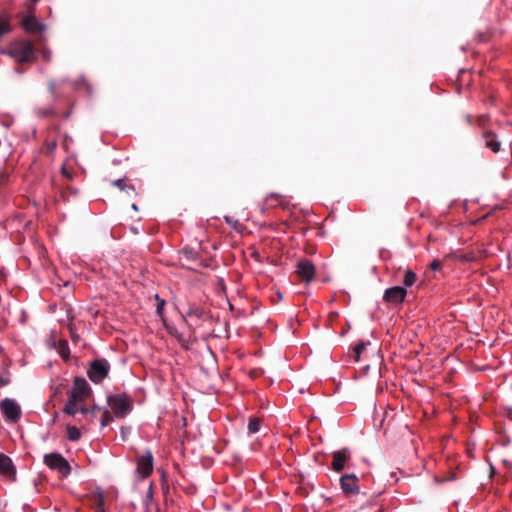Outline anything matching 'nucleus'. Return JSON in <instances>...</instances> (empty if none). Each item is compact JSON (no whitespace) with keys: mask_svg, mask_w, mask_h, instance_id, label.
Masks as SVG:
<instances>
[{"mask_svg":"<svg viewBox=\"0 0 512 512\" xmlns=\"http://www.w3.org/2000/svg\"><path fill=\"white\" fill-rule=\"evenodd\" d=\"M98 510L104 512V499L102 496L98 499Z\"/></svg>","mask_w":512,"mask_h":512,"instance_id":"2f4dec72","label":"nucleus"},{"mask_svg":"<svg viewBox=\"0 0 512 512\" xmlns=\"http://www.w3.org/2000/svg\"><path fill=\"white\" fill-rule=\"evenodd\" d=\"M61 173L64 177H66L67 179L71 180L72 179V175L71 173L65 168V167H62L61 169Z\"/></svg>","mask_w":512,"mask_h":512,"instance_id":"7c9ffc66","label":"nucleus"},{"mask_svg":"<svg viewBox=\"0 0 512 512\" xmlns=\"http://www.w3.org/2000/svg\"><path fill=\"white\" fill-rule=\"evenodd\" d=\"M332 469L335 472H341L345 468L346 462L351 458V452L348 448H342L332 453Z\"/></svg>","mask_w":512,"mask_h":512,"instance_id":"9d476101","label":"nucleus"},{"mask_svg":"<svg viewBox=\"0 0 512 512\" xmlns=\"http://www.w3.org/2000/svg\"><path fill=\"white\" fill-rule=\"evenodd\" d=\"M2 54L9 55L16 62L28 63L36 60V50L29 40H17L11 42L6 48L1 50Z\"/></svg>","mask_w":512,"mask_h":512,"instance_id":"f257e3e1","label":"nucleus"},{"mask_svg":"<svg viewBox=\"0 0 512 512\" xmlns=\"http://www.w3.org/2000/svg\"><path fill=\"white\" fill-rule=\"evenodd\" d=\"M296 274L305 283H310L315 278L316 268L311 260L300 259L296 265Z\"/></svg>","mask_w":512,"mask_h":512,"instance_id":"0eeeda50","label":"nucleus"},{"mask_svg":"<svg viewBox=\"0 0 512 512\" xmlns=\"http://www.w3.org/2000/svg\"><path fill=\"white\" fill-rule=\"evenodd\" d=\"M107 404L117 418H125L133 410V398L126 393L109 395Z\"/></svg>","mask_w":512,"mask_h":512,"instance_id":"f03ea898","label":"nucleus"},{"mask_svg":"<svg viewBox=\"0 0 512 512\" xmlns=\"http://www.w3.org/2000/svg\"><path fill=\"white\" fill-rule=\"evenodd\" d=\"M132 208L136 210V209H137V206H136L135 204H133V205H132Z\"/></svg>","mask_w":512,"mask_h":512,"instance_id":"58836bf2","label":"nucleus"},{"mask_svg":"<svg viewBox=\"0 0 512 512\" xmlns=\"http://www.w3.org/2000/svg\"><path fill=\"white\" fill-rule=\"evenodd\" d=\"M0 408L7 421L17 422L21 417V407L14 399H3L0 403Z\"/></svg>","mask_w":512,"mask_h":512,"instance_id":"423d86ee","label":"nucleus"},{"mask_svg":"<svg viewBox=\"0 0 512 512\" xmlns=\"http://www.w3.org/2000/svg\"><path fill=\"white\" fill-rule=\"evenodd\" d=\"M40 52H41L42 59L45 62H50L51 61V59H52V51L49 48L43 47Z\"/></svg>","mask_w":512,"mask_h":512,"instance_id":"a878e982","label":"nucleus"},{"mask_svg":"<svg viewBox=\"0 0 512 512\" xmlns=\"http://www.w3.org/2000/svg\"><path fill=\"white\" fill-rule=\"evenodd\" d=\"M112 184L114 186H116L117 188H119L120 190L126 191L128 194L130 191H133V192L135 191L134 186L127 183V181L125 179H117V180L113 181Z\"/></svg>","mask_w":512,"mask_h":512,"instance_id":"6ab92c4d","label":"nucleus"},{"mask_svg":"<svg viewBox=\"0 0 512 512\" xmlns=\"http://www.w3.org/2000/svg\"><path fill=\"white\" fill-rule=\"evenodd\" d=\"M98 411H102V412H103V409H102V408H100V407L94 406V407L92 408V410H90L91 414H92L94 417H96V415H97V412H98Z\"/></svg>","mask_w":512,"mask_h":512,"instance_id":"473e14b6","label":"nucleus"},{"mask_svg":"<svg viewBox=\"0 0 512 512\" xmlns=\"http://www.w3.org/2000/svg\"><path fill=\"white\" fill-rule=\"evenodd\" d=\"M22 27L25 29V31L29 33H35L37 31L44 30L45 26L38 22V20L33 15H26L22 19Z\"/></svg>","mask_w":512,"mask_h":512,"instance_id":"f8f14e48","label":"nucleus"},{"mask_svg":"<svg viewBox=\"0 0 512 512\" xmlns=\"http://www.w3.org/2000/svg\"><path fill=\"white\" fill-rule=\"evenodd\" d=\"M358 477L355 474H344L340 478L341 489L345 494H357L359 492Z\"/></svg>","mask_w":512,"mask_h":512,"instance_id":"9b49d317","label":"nucleus"},{"mask_svg":"<svg viewBox=\"0 0 512 512\" xmlns=\"http://www.w3.org/2000/svg\"><path fill=\"white\" fill-rule=\"evenodd\" d=\"M283 197L278 194H270L265 198V203L268 207H275L283 203Z\"/></svg>","mask_w":512,"mask_h":512,"instance_id":"a211bd4d","label":"nucleus"},{"mask_svg":"<svg viewBox=\"0 0 512 512\" xmlns=\"http://www.w3.org/2000/svg\"><path fill=\"white\" fill-rule=\"evenodd\" d=\"M66 434L67 438L72 442H76L81 438V432L76 426L67 425Z\"/></svg>","mask_w":512,"mask_h":512,"instance_id":"dca6fc26","label":"nucleus"},{"mask_svg":"<svg viewBox=\"0 0 512 512\" xmlns=\"http://www.w3.org/2000/svg\"><path fill=\"white\" fill-rule=\"evenodd\" d=\"M44 463L50 469L56 470L63 476H68L71 466L68 461L59 453H49L44 456Z\"/></svg>","mask_w":512,"mask_h":512,"instance_id":"39448f33","label":"nucleus"},{"mask_svg":"<svg viewBox=\"0 0 512 512\" xmlns=\"http://www.w3.org/2000/svg\"><path fill=\"white\" fill-rule=\"evenodd\" d=\"M510 416L512 418V408L509 410Z\"/></svg>","mask_w":512,"mask_h":512,"instance_id":"a19ab883","label":"nucleus"},{"mask_svg":"<svg viewBox=\"0 0 512 512\" xmlns=\"http://www.w3.org/2000/svg\"><path fill=\"white\" fill-rule=\"evenodd\" d=\"M485 144L488 148H490L493 152H498L500 150V142L497 140L496 134L493 132L484 133Z\"/></svg>","mask_w":512,"mask_h":512,"instance_id":"4468645a","label":"nucleus"},{"mask_svg":"<svg viewBox=\"0 0 512 512\" xmlns=\"http://www.w3.org/2000/svg\"><path fill=\"white\" fill-rule=\"evenodd\" d=\"M110 369V363L106 359H95L90 362L87 375L94 384H100L109 375Z\"/></svg>","mask_w":512,"mask_h":512,"instance_id":"7ed1b4c3","label":"nucleus"},{"mask_svg":"<svg viewBox=\"0 0 512 512\" xmlns=\"http://www.w3.org/2000/svg\"><path fill=\"white\" fill-rule=\"evenodd\" d=\"M417 280L416 274L412 270H407L404 274L403 284L404 287H411Z\"/></svg>","mask_w":512,"mask_h":512,"instance_id":"aec40b11","label":"nucleus"},{"mask_svg":"<svg viewBox=\"0 0 512 512\" xmlns=\"http://www.w3.org/2000/svg\"><path fill=\"white\" fill-rule=\"evenodd\" d=\"M0 473L6 476L15 475L16 469L9 456L0 453Z\"/></svg>","mask_w":512,"mask_h":512,"instance_id":"ddd939ff","label":"nucleus"},{"mask_svg":"<svg viewBox=\"0 0 512 512\" xmlns=\"http://www.w3.org/2000/svg\"><path fill=\"white\" fill-rule=\"evenodd\" d=\"M442 268V262L438 259H435L430 264V269L433 271H438Z\"/></svg>","mask_w":512,"mask_h":512,"instance_id":"c85d7f7f","label":"nucleus"},{"mask_svg":"<svg viewBox=\"0 0 512 512\" xmlns=\"http://www.w3.org/2000/svg\"><path fill=\"white\" fill-rule=\"evenodd\" d=\"M49 89H50L51 93L54 95L55 91H56V85H55V83L53 81H51L49 83Z\"/></svg>","mask_w":512,"mask_h":512,"instance_id":"f704fd0d","label":"nucleus"},{"mask_svg":"<svg viewBox=\"0 0 512 512\" xmlns=\"http://www.w3.org/2000/svg\"><path fill=\"white\" fill-rule=\"evenodd\" d=\"M153 500V485L150 484L147 493H146V503L148 504Z\"/></svg>","mask_w":512,"mask_h":512,"instance_id":"c756f323","label":"nucleus"},{"mask_svg":"<svg viewBox=\"0 0 512 512\" xmlns=\"http://www.w3.org/2000/svg\"><path fill=\"white\" fill-rule=\"evenodd\" d=\"M35 113L38 117L47 118L55 114L52 107L36 108Z\"/></svg>","mask_w":512,"mask_h":512,"instance_id":"4be33fe9","label":"nucleus"},{"mask_svg":"<svg viewBox=\"0 0 512 512\" xmlns=\"http://www.w3.org/2000/svg\"><path fill=\"white\" fill-rule=\"evenodd\" d=\"M16 72L21 73L22 71H21V69H18V68H17V69H16Z\"/></svg>","mask_w":512,"mask_h":512,"instance_id":"ea45409f","label":"nucleus"},{"mask_svg":"<svg viewBox=\"0 0 512 512\" xmlns=\"http://www.w3.org/2000/svg\"><path fill=\"white\" fill-rule=\"evenodd\" d=\"M78 402H79L78 400L69 397L68 401L66 402L64 409H63L64 413H66L70 416H75L76 413L78 412V407H77Z\"/></svg>","mask_w":512,"mask_h":512,"instance_id":"2eb2a0df","label":"nucleus"},{"mask_svg":"<svg viewBox=\"0 0 512 512\" xmlns=\"http://www.w3.org/2000/svg\"><path fill=\"white\" fill-rule=\"evenodd\" d=\"M366 349V344L365 343H359L355 346L354 348V352L356 354V357L357 359L359 358V356L361 355V353Z\"/></svg>","mask_w":512,"mask_h":512,"instance_id":"bb28decb","label":"nucleus"},{"mask_svg":"<svg viewBox=\"0 0 512 512\" xmlns=\"http://www.w3.org/2000/svg\"><path fill=\"white\" fill-rule=\"evenodd\" d=\"M407 290L402 286L388 288L384 292V300L391 304H400L405 300Z\"/></svg>","mask_w":512,"mask_h":512,"instance_id":"1a4fd4ad","label":"nucleus"},{"mask_svg":"<svg viewBox=\"0 0 512 512\" xmlns=\"http://www.w3.org/2000/svg\"><path fill=\"white\" fill-rule=\"evenodd\" d=\"M91 392L88 382L82 377H76L73 381L69 397L78 401H83Z\"/></svg>","mask_w":512,"mask_h":512,"instance_id":"6e6552de","label":"nucleus"},{"mask_svg":"<svg viewBox=\"0 0 512 512\" xmlns=\"http://www.w3.org/2000/svg\"><path fill=\"white\" fill-rule=\"evenodd\" d=\"M166 483V480H165V473L163 472L162 473V486H163V489L165 488V484Z\"/></svg>","mask_w":512,"mask_h":512,"instance_id":"c9c22d12","label":"nucleus"},{"mask_svg":"<svg viewBox=\"0 0 512 512\" xmlns=\"http://www.w3.org/2000/svg\"><path fill=\"white\" fill-rule=\"evenodd\" d=\"M78 411L81 413V414H87L90 412V410L86 407V406H81L80 408H78Z\"/></svg>","mask_w":512,"mask_h":512,"instance_id":"72a5a7b5","label":"nucleus"},{"mask_svg":"<svg viewBox=\"0 0 512 512\" xmlns=\"http://www.w3.org/2000/svg\"><path fill=\"white\" fill-rule=\"evenodd\" d=\"M156 299L158 300L157 306H156V312L158 315H161L163 312V308L165 305V301L162 299H159L158 295H156Z\"/></svg>","mask_w":512,"mask_h":512,"instance_id":"cd10ccee","label":"nucleus"},{"mask_svg":"<svg viewBox=\"0 0 512 512\" xmlns=\"http://www.w3.org/2000/svg\"><path fill=\"white\" fill-rule=\"evenodd\" d=\"M154 467V458L150 450L145 451L143 454L136 457V470L135 474L138 480L148 478Z\"/></svg>","mask_w":512,"mask_h":512,"instance_id":"20e7f679","label":"nucleus"},{"mask_svg":"<svg viewBox=\"0 0 512 512\" xmlns=\"http://www.w3.org/2000/svg\"><path fill=\"white\" fill-rule=\"evenodd\" d=\"M10 18L6 16H0V38L11 32Z\"/></svg>","mask_w":512,"mask_h":512,"instance_id":"f3484780","label":"nucleus"},{"mask_svg":"<svg viewBox=\"0 0 512 512\" xmlns=\"http://www.w3.org/2000/svg\"><path fill=\"white\" fill-rule=\"evenodd\" d=\"M32 4L38 3L39 0H29Z\"/></svg>","mask_w":512,"mask_h":512,"instance_id":"4c0bfd02","label":"nucleus"},{"mask_svg":"<svg viewBox=\"0 0 512 512\" xmlns=\"http://www.w3.org/2000/svg\"><path fill=\"white\" fill-rule=\"evenodd\" d=\"M10 124H11V122H10V121H5V122H3V125H4V126H6V127H9V126H10Z\"/></svg>","mask_w":512,"mask_h":512,"instance_id":"e433bc0d","label":"nucleus"},{"mask_svg":"<svg viewBox=\"0 0 512 512\" xmlns=\"http://www.w3.org/2000/svg\"><path fill=\"white\" fill-rule=\"evenodd\" d=\"M113 420L110 411L107 408H103L100 424L101 427H106Z\"/></svg>","mask_w":512,"mask_h":512,"instance_id":"b1692460","label":"nucleus"},{"mask_svg":"<svg viewBox=\"0 0 512 512\" xmlns=\"http://www.w3.org/2000/svg\"><path fill=\"white\" fill-rule=\"evenodd\" d=\"M57 147L56 141H46L44 145L45 153L51 155Z\"/></svg>","mask_w":512,"mask_h":512,"instance_id":"393cba45","label":"nucleus"},{"mask_svg":"<svg viewBox=\"0 0 512 512\" xmlns=\"http://www.w3.org/2000/svg\"><path fill=\"white\" fill-rule=\"evenodd\" d=\"M203 316V310L197 306H190L185 312V317H195L201 319Z\"/></svg>","mask_w":512,"mask_h":512,"instance_id":"412c9836","label":"nucleus"},{"mask_svg":"<svg viewBox=\"0 0 512 512\" xmlns=\"http://www.w3.org/2000/svg\"><path fill=\"white\" fill-rule=\"evenodd\" d=\"M260 430V420L257 418L251 417L248 422V432L249 434H255Z\"/></svg>","mask_w":512,"mask_h":512,"instance_id":"5701e85b","label":"nucleus"}]
</instances>
